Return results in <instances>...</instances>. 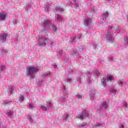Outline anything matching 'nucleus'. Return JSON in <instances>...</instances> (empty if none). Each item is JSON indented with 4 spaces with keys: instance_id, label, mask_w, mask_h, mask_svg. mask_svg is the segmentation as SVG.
I'll return each instance as SVG.
<instances>
[{
    "instance_id": "8fccbe9b",
    "label": "nucleus",
    "mask_w": 128,
    "mask_h": 128,
    "mask_svg": "<svg viewBox=\"0 0 128 128\" xmlns=\"http://www.w3.org/2000/svg\"><path fill=\"white\" fill-rule=\"evenodd\" d=\"M66 80L67 82H72V79L70 78H68Z\"/></svg>"
},
{
    "instance_id": "680f3d73",
    "label": "nucleus",
    "mask_w": 128,
    "mask_h": 128,
    "mask_svg": "<svg viewBox=\"0 0 128 128\" xmlns=\"http://www.w3.org/2000/svg\"><path fill=\"white\" fill-rule=\"evenodd\" d=\"M93 10H94V9L93 8Z\"/></svg>"
},
{
    "instance_id": "052dcab7",
    "label": "nucleus",
    "mask_w": 128,
    "mask_h": 128,
    "mask_svg": "<svg viewBox=\"0 0 128 128\" xmlns=\"http://www.w3.org/2000/svg\"><path fill=\"white\" fill-rule=\"evenodd\" d=\"M109 28H112V27Z\"/></svg>"
},
{
    "instance_id": "2f4dec72",
    "label": "nucleus",
    "mask_w": 128,
    "mask_h": 128,
    "mask_svg": "<svg viewBox=\"0 0 128 128\" xmlns=\"http://www.w3.org/2000/svg\"><path fill=\"white\" fill-rule=\"evenodd\" d=\"M4 70H6V66L4 65H2L0 67V72Z\"/></svg>"
},
{
    "instance_id": "bf43d9fd",
    "label": "nucleus",
    "mask_w": 128,
    "mask_h": 128,
    "mask_svg": "<svg viewBox=\"0 0 128 128\" xmlns=\"http://www.w3.org/2000/svg\"><path fill=\"white\" fill-rule=\"evenodd\" d=\"M108 0L110 2H114V0Z\"/></svg>"
},
{
    "instance_id": "423d86ee",
    "label": "nucleus",
    "mask_w": 128,
    "mask_h": 128,
    "mask_svg": "<svg viewBox=\"0 0 128 128\" xmlns=\"http://www.w3.org/2000/svg\"><path fill=\"white\" fill-rule=\"evenodd\" d=\"M52 24V22L50 20H44L43 22L44 24V31L46 32L48 30H49L50 28V24Z\"/></svg>"
},
{
    "instance_id": "6ab92c4d",
    "label": "nucleus",
    "mask_w": 128,
    "mask_h": 128,
    "mask_svg": "<svg viewBox=\"0 0 128 128\" xmlns=\"http://www.w3.org/2000/svg\"><path fill=\"white\" fill-rule=\"evenodd\" d=\"M72 54H73V56H76L78 58H80V54H78V52L74 50H73Z\"/></svg>"
},
{
    "instance_id": "c85d7f7f",
    "label": "nucleus",
    "mask_w": 128,
    "mask_h": 128,
    "mask_svg": "<svg viewBox=\"0 0 128 128\" xmlns=\"http://www.w3.org/2000/svg\"><path fill=\"white\" fill-rule=\"evenodd\" d=\"M68 114H64L62 116V118H63L64 120H68Z\"/></svg>"
},
{
    "instance_id": "f8f14e48",
    "label": "nucleus",
    "mask_w": 128,
    "mask_h": 128,
    "mask_svg": "<svg viewBox=\"0 0 128 128\" xmlns=\"http://www.w3.org/2000/svg\"><path fill=\"white\" fill-rule=\"evenodd\" d=\"M108 103L106 102H104L102 104L101 106L99 108L100 110H106L108 108Z\"/></svg>"
},
{
    "instance_id": "a18cd8bd",
    "label": "nucleus",
    "mask_w": 128,
    "mask_h": 128,
    "mask_svg": "<svg viewBox=\"0 0 128 128\" xmlns=\"http://www.w3.org/2000/svg\"><path fill=\"white\" fill-rule=\"evenodd\" d=\"M34 104H29V108H34Z\"/></svg>"
},
{
    "instance_id": "5701e85b",
    "label": "nucleus",
    "mask_w": 128,
    "mask_h": 128,
    "mask_svg": "<svg viewBox=\"0 0 128 128\" xmlns=\"http://www.w3.org/2000/svg\"><path fill=\"white\" fill-rule=\"evenodd\" d=\"M24 100V96H20L18 98V102H22Z\"/></svg>"
},
{
    "instance_id": "864d4df0",
    "label": "nucleus",
    "mask_w": 128,
    "mask_h": 128,
    "mask_svg": "<svg viewBox=\"0 0 128 128\" xmlns=\"http://www.w3.org/2000/svg\"><path fill=\"white\" fill-rule=\"evenodd\" d=\"M59 54H64L63 52H62V50H60L59 51Z\"/></svg>"
},
{
    "instance_id": "ddd939ff",
    "label": "nucleus",
    "mask_w": 128,
    "mask_h": 128,
    "mask_svg": "<svg viewBox=\"0 0 128 128\" xmlns=\"http://www.w3.org/2000/svg\"><path fill=\"white\" fill-rule=\"evenodd\" d=\"M117 82L120 86H126V82L124 80H119Z\"/></svg>"
},
{
    "instance_id": "09e8293b",
    "label": "nucleus",
    "mask_w": 128,
    "mask_h": 128,
    "mask_svg": "<svg viewBox=\"0 0 128 128\" xmlns=\"http://www.w3.org/2000/svg\"><path fill=\"white\" fill-rule=\"evenodd\" d=\"M88 78H90V72H88V73L86 74Z\"/></svg>"
},
{
    "instance_id": "de8ad7c7",
    "label": "nucleus",
    "mask_w": 128,
    "mask_h": 128,
    "mask_svg": "<svg viewBox=\"0 0 128 128\" xmlns=\"http://www.w3.org/2000/svg\"><path fill=\"white\" fill-rule=\"evenodd\" d=\"M84 46L82 47V49L78 48V52H82L84 50Z\"/></svg>"
},
{
    "instance_id": "cd10ccee",
    "label": "nucleus",
    "mask_w": 128,
    "mask_h": 128,
    "mask_svg": "<svg viewBox=\"0 0 128 128\" xmlns=\"http://www.w3.org/2000/svg\"><path fill=\"white\" fill-rule=\"evenodd\" d=\"M122 106L124 108H126H126H128V104H126V102L122 103Z\"/></svg>"
},
{
    "instance_id": "f257e3e1",
    "label": "nucleus",
    "mask_w": 128,
    "mask_h": 128,
    "mask_svg": "<svg viewBox=\"0 0 128 128\" xmlns=\"http://www.w3.org/2000/svg\"><path fill=\"white\" fill-rule=\"evenodd\" d=\"M38 70V66H30L26 68V76H30V78H34Z\"/></svg>"
},
{
    "instance_id": "58836bf2",
    "label": "nucleus",
    "mask_w": 128,
    "mask_h": 128,
    "mask_svg": "<svg viewBox=\"0 0 128 128\" xmlns=\"http://www.w3.org/2000/svg\"><path fill=\"white\" fill-rule=\"evenodd\" d=\"M10 101H4L2 104L3 106H6V104H10Z\"/></svg>"
},
{
    "instance_id": "6e6d98bb",
    "label": "nucleus",
    "mask_w": 128,
    "mask_h": 128,
    "mask_svg": "<svg viewBox=\"0 0 128 128\" xmlns=\"http://www.w3.org/2000/svg\"><path fill=\"white\" fill-rule=\"evenodd\" d=\"M66 62H68V60L66 59H65V58L63 59L64 62H66Z\"/></svg>"
},
{
    "instance_id": "b1692460",
    "label": "nucleus",
    "mask_w": 128,
    "mask_h": 128,
    "mask_svg": "<svg viewBox=\"0 0 128 128\" xmlns=\"http://www.w3.org/2000/svg\"><path fill=\"white\" fill-rule=\"evenodd\" d=\"M56 10L57 12H64V8L60 6H57L56 8Z\"/></svg>"
},
{
    "instance_id": "9d476101",
    "label": "nucleus",
    "mask_w": 128,
    "mask_h": 128,
    "mask_svg": "<svg viewBox=\"0 0 128 128\" xmlns=\"http://www.w3.org/2000/svg\"><path fill=\"white\" fill-rule=\"evenodd\" d=\"M92 24V19L90 18H86L84 20V25L86 26H90Z\"/></svg>"
},
{
    "instance_id": "473e14b6",
    "label": "nucleus",
    "mask_w": 128,
    "mask_h": 128,
    "mask_svg": "<svg viewBox=\"0 0 128 128\" xmlns=\"http://www.w3.org/2000/svg\"><path fill=\"white\" fill-rule=\"evenodd\" d=\"M82 96L80 94H77L76 95V98H78V100L82 98Z\"/></svg>"
},
{
    "instance_id": "39448f33",
    "label": "nucleus",
    "mask_w": 128,
    "mask_h": 128,
    "mask_svg": "<svg viewBox=\"0 0 128 128\" xmlns=\"http://www.w3.org/2000/svg\"><path fill=\"white\" fill-rule=\"evenodd\" d=\"M106 40L108 42H114V34L112 32L108 31V32L106 36Z\"/></svg>"
},
{
    "instance_id": "4c0bfd02",
    "label": "nucleus",
    "mask_w": 128,
    "mask_h": 128,
    "mask_svg": "<svg viewBox=\"0 0 128 128\" xmlns=\"http://www.w3.org/2000/svg\"><path fill=\"white\" fill-rule=\"evenodd\" d=\"M6 114L8 116H10L12 114V112L10 111L7 112Z\"/></svg>"
},
{
    "instance_id": "c756f323",
    "label": "nucleus",
    "mask_w": 128,
    "mask_h": 128,
    "mask_svg": "<svg viewBox=\"0 0 128 128\" xmlns=\"http://www.w3.org/2000/svg\"><path fill=\"white\" fill-rule=\"evenodd\" d=\"M31 6H32V5L30 4H28L26 6V12H28V10H30V8Z\"/></svg>"
},
{
    "instance_id": "5fc2aeb1",
    "label": "nucleus",
    "mask_w": 128,
    "mask_h": 128,
    "mask_svg": "<svg viewBox=\"0 0 128 128\" xmlns=\"http://www.w3.org/2000/svg\"><path fill=\"white\" fill-rule=\"evenodd\" d=\"M88 84H90V82H92V80H88Z\"/></svg>"
},
{
    "instance_id": "ea45409f",
    "label": "nucleus",
    "mask_w": 128,
    "mask_h": 128,
    "mask_svg": "<svg viewBox=\"0 0 128 128\" xmlns=\"http://www.w3.org/2000/svg\"><path fill=\"white\" fill-rule=\"evenodd\" d=\"M0 128H6V126H4L2 121L0 120Z\"/></svg>"
},
{
    "instance_id": "7c9ffc66",
    "label": "nucleus",
    "mask_w": 128,
    "mask_h": 128,
    "mask_svg": "<svg viewBox=\"0 0 128 128\" xmlns=\"http://www.w3.org/2000/svg\"><path fill=\"white\" fill-rule=\"evenodd\" d=\"M52 28L54 32H56V30H58V28L55 25L52 24Z\"/></svg>"
},
{
    "instance_id": "6e6552de",
    "label": "nucleus",
    "mask_w": 128,
    "mask_h": 128,
    "mask_svg": "<svg viewBox=\"0 0 128 128\" xmlns=\"http://www.w3.org/2000/svg\"><path fill=\"white\" fill-rule=\"evenodd\" d=\"M88 116V113L86 112V111L82 112L81 114H79L77 118H79L80 120H84V118L85 116Z\"/></svg>"
},
{
    "instance_id": "4be33fe9",
    "label": "nucleus",
    "mask_w": 128,
    "mask_h": 128,
    "mask_svg": "<svg viewBox=\"0 0 128 128\" xmlns=\"http://www.w3.org/2000/svg\"><path fill=\"white\" fill-rule=\"evenodd\" d=\"M69 74H72V72H74V68L72 67V66H70V69L68 70Z\"/></svg>"
},
{
    "instance_id": "72a5a7b5",
    "label": "nucleus",
    "mask_w": 128,
    "mask_h": 128,
    "mask_svg": "<svg viewBox=\"0 0 128 128\" xmlns=\"http://www.w3.org/2000/svg\"><path fill=\"white\" fill-rule=\"evenodd\" d=\"M28 120L30 122H33L32 118V116H28Z\"/></svg>"
},
{
    "instance_id": "f03ea898",
    "label": "nucleus",
    "mask_w": 128,
    "mask_h": 128,
    "mask_svg": "<svg viewBox=\"0 0 128 128\" xmlns=\"http://www.w3.org/2000/svg\"><path fill=\"white\" fill-rule=\"evenodd\" d=\"M106 82H114V77L110 75H108L106 76V79L103 78L101 80V82L102 85L104 86V88L106 86Z\"/></svg>"
},
{
    "instance_id": "412c9836",
    "label": "nucleus",
    "mask_w": 128,
    "mask_h": 128,
    "mask_svg": "<svg viewBox=\"0 0 128 128\" xmlns=\"http://www.w3.org/2000/svg\"><path fill=\"white\" fill-rule=\"evenodd\" d=\"M12 92H14V88L12 87H9L8 89V94L9 96H10L12 94Z\"/></svg>"
},
{
    "instance_id": "f704fd0d",
    "label": "nucleus",
    "mask_w": 128,
    "mask_h": 128,
    "mask_svg": "<svg viewBox=\"0 0 128 128\" xmlns=\"http://www.w3.org/2000/svg\"><path fill=\"white\" fill-rule=\"evenodd\" d=\"M96 126H102L100 123H96V124L93 126V128H96Z\"/></svg>"
},
{
    "instance_id": "f3484780",
    "label": "nucleus",
    "mask_w": 128,
    "mask_h": 128,
    "mask_svg": "<svg viewBox=\"0 0 128 128\" xmlns=\"http://www.w3.org/2000/svg\"><path fill=\"white\" fill-rule=\"evenodd\" d=\"M82 34H79L78 36H76L73 38H70V42H76V38H78V40H80V38H82Z\"/></svg>"
},
{
    "instance_id": "9b49d317",
    "label": "nucleus",
    "mask_w": 128,
    "mask_h": 128,
    "mask_svg": "<svg viewBox=\"0 0 128 128\" xmlns=\"http://www.w3.org/2000/svg\"><path fill=\"white\" fill-rule=\"evenodd\" d=\"M8 36L7 34H3L0 35V42H4L6 40V37Z\"/></svg>"
},
{
    "instance_id": "4d7b16f0",
    "label": "nucleus",
    "mask_w": 128,
    "mask_h": 128,
    "mask_svg": "<svg viewBox=\"0 0 128 128\" xmlns=\"http://www.w3.org/2000/svg\"><path fill=\"white\" fill-rule=\"evenodd\" d=\"M120 32V27H118V30H116L117 32Z\"/></svg>"
},
{
    "instance_id": "e433bc0d",
    "label": "nucleus",
    "mask_w": 128,
    "mask_h": 128,
    "mask_svg": "<svg viewBox=\"0 0 128 128\" xmlns=\"http://www.w3.org/2000/svg\"><path fill=\"white\" fill-rule=\"evenodd\" d=\"M50 10V6H47L46 7H45V12H48Z\"/></svg>"
},
{
    "instance_id": "4468645a",
    "label": "nucleus",
    "mask_w": 128,
    "mask_h": 128,
    "mask_svg": "<svg viewBox=\"0 0 128 128\" xmlns=\"http://www.w3.org/2000/svg\"><path fill=\"white\" fill-rule=\"evenodd\" d=\"M96 94V90H92L90 91V100H94V95Z\"/></svg>"
},
{
    "instance_id": "603ef678",
    "label": "nucleus",
    "mask_w": 128,
    "mask_h": 128,
    "mask_svg": "<svg viewBox=\"0 0 128 128\" xmlns=\"http://www.w3.org/2000/svg\"><path fill=\"white\" fill-rule=\"evenodd\" d=\"M95 74H96V76H100V72H98V70H96V71L95 72Z\"/></svg>"
},
{
    "instance_id": "13d9d810",
    "label": "nucleus",
    "mask_w": 128,
    "mask_h": 128,
    "mask_svg": "<svg viewBox=\"0 0 128 128\" xmlns=\"http://www.w3.org/2000/svg\"><path fill=\"white\" fill-rule=\"evenodd\" d=\"M54 68H57L56 65H54Z\"/></svg>"
},
{
    "instance_id": "c9c22d12",
    "label": "nucleus",
    "mask_w": 128,
    "mask_h": 128,
    "mask_svg": "<svg viewBox=\"0 0 128 128\" xmlns=\"http://www.w3.org/2000/svg\"><path fill=\"white\" fill-rule=\"evenodd\" d=\"M48 46H50L52 47L54 46V42L50 41L48 43Z\"/></svg>"
},
{
    "instance_id": "2eb2a0df",
    "label": "nucleus",
    "mask_w": 128,
    "mask_h": 128,
    "mask_svg": "<svg viewBox=\"0 0 128 128\" xmlns=\"http://www.w3.org/2000/svg\"><path fill=\"white\" fill-rule=\"evenodd\" d=\"M6 13L3 12L0 13V20H6Z\"/></svg>"
},
{
    "instance_id": "0eeeda50",
    "label": "nucleus",
    "mask_w": 128,
    "mask_h": 128,
    "mask_svg": "<svg viewBox=\"0 0 128 128\" xmlns=\"http://www.w3.org/2000/svg\"><path fill=\"white\" fill-rule=\"evenodd\" d=\"M50 72H47L43 73L42 74L40 78L39 79V85L41 86L42 84V82H44V80L46 78V77L48 76H50Z\"/></svg>"
},
{
    "instance_id": "1a4fd4ad",
    "label": "nucleus",
    "mask_w": 128,
    "mask_h": 128,
    "mask_svg": "<svg viewBox=\"0 0 128 128\" xmlns=\"http://www.w3.org/2000/svg\"><path fill=\"white\" fill-rule=\"evenodd\" d=\"M46 106L47 108L42 105L40 106V108L42 110H47L48 108H52V105L50 102H47Z\"/></svg>"
},
{
    "instance_id": "79ce46f5",
    "label": "nucleus",
    "mask_w": 128,
    "mask_h": 128,
    "mask_svg": "<svg viewBox=\"0 0 128 128\" xmlns=\"http://www.w3.org/2000/svg\"><path fill=\"white\" fill-rule=\"evenodd\" d=\"M108 60H109V62H112V60H114V58H112V56L108 57Z\"/></svg>"
},
{
    "instance_id": "a878e982",
    "label": "nucleus",
    "mask_w": 128,
    "mask_h": 128,
    "mask_svg": "<svg viewBox=\"0 0 128 128\" xmlns=\"http://www.w3.org/2000/svg\"><path fill=\"white\" fill-rule=\"evenodd\" d=\"M0 52H1V54H2V56H4V54H6V52H8V51H6V50L4 49H2L0 50Z\"/></svg>"
},
{
    "instance_id": "dca6fc26",
    "label": "nucleus",
    "mask_w": 128,
    "mask_h": 128,
    "mask_svg": "<svg viewBox=\"0 0 128 128\" xmlns=\"http://www.w3.org/2000/svg\"><path fill=\"white\" fill-rule=\"evenodd\" d=\"M74 2V8H78L80 6V0H72Z\"/></svg>"
},
{
    "instance_id": "7ed1b4c3",
    "label": "nucleus",
    "mask_w": 128,
    "mask_h": 128,
    "mask_svg": "<svg viewBox=\"0 0 128 128\" xmlns=\"http://www.w3.org/2000/svg\"><path fill=\"white\" fill-rule=\"evenodd\" d=\"M68 98V93L66 90V86H64L63 96L58 98V102H64L66 100V98Z\"/></svg>"
},
{
    "instance_id": "393cba45",
    "label": "nucleus",
    "mask_w": 128,
    "mask_h": 128,
    "mask_svg": "<svg viewBox=\"0 0 128 128\" xmlns=\"http://www.w3.org/2000/svg\"><path fill=\"white\" fill-rule=\"evenodd\" d=\"M56 18L58 20V22H62V17L60 14H56L55 16Z\"/></svg>"
},
{
    "instance_id": "aec40b11",
    "label": "nucleus",
    "mask_w": 128,
    "mask_h": 128,
    "mask_svg": "<svg viewBox=\"0 0 128 128\" xmlns=\"http://www.w3.org/2000/svg\"><path fill=\"white\" fill-rule=\"evenodd\" d=\"M124 46H128V38L126 36L124 37Z\"/></svg>"
},
{
    "instance_id": "a19ab883",
    "label": "nucleus",
    "mask_w": 128,
    "mask_h": 128,
    "mask_svg": "<svg viewBox=\"0 0 128 128\" xmlns=\"http://www.w3.org/2000/svg\"><path fill=\"white\" fill-rule=\"evenodd\" d=\"M87 124H88L86 123H84V124H82L80 126V128H84V126H87Z\"/></svg>"
},
{
    "instance_id": "bb28decb",
    "label": "nucleus",
    "mask_w": 128,
    "mask_h": 128,
    "mask_svg": "<svg viewBox=\"0 0 128 128\" xmlns=\"http://www.w3.org/2000/svg\"><path fill=\"white\" fill-rule=\"evenodd\" d=\"M109 92L112 94H116V90L112 88H110L109 90Z\"/></svg>"
},
{
    "instance_id": "20e7f679",
    "label": "nucleus",
    "mask_w": 128,
    "mask_h": 128,
    "mask_svg": "<svg viewBox=\"0 0 128 128\" xmlns=\"http://www.w3.org/2000/svg\"><path fill=\"white\" fill-rule=\"evenodd\" d=\"M46 38L44 36H41L39 37L38 44L39 46H44L45 44H46L48 42Z\"/></svg>"
},
{
    "instance_id": "a211bd4d",
    "label": "nucleus",
    "mask_w": 128,
    "mask_h": 128,
    "mask_svg": "<svg viewBox=\"0 0 128 128\" xmlns=\"http://www.w3.org/2000/svg\"><path fill=\"white\" fill-rule=\"evenodd\" d=\"M108 16V12H104L102 14V20H106V18Z\"/></svg>"
},
{
    "instance_id": "c03bdc74",
    "label": "nucleus",
    "mask_w": 128,
    "mask_h": 128,
    "mask_svg": "<svg viewBox=\"0 0 128 128\" xmlns=\"http://www.w3.org/2000/svg\"><path fill=\"white\" fill-rule=\"evenodd\" d=\"M96 46H98V44L96 43H94L93 44V48L94 50H96Z\"/></svg>"
},
{
    "instance_id": "49530a36",
    "label": "nucleus",
    "mask_w": 128,
    "mask_h": 128,
    "mask_svg": "<svg viewBox=\"0 0 128 128\" xmlns=\"http://www.w3.org/2000/svg\"><path fill=\"white\" fill-rule=\"evenodd\" d=\"M77 82H78V84H80V77L76 78Z\"/></svg>"
},
{
    "instance_id": "37998d69",
    "label": "nucleus",
    "mask_w": 128,
    "mask_h": 128,
    "mask_svg": "<svg viewBox=\"0 0 128 128\" xmlns=\"http://www.w3.org/2000/svg\"><path fill=\"white\" fill-rule=\"evenodd\" d=\"M12 22L14 24H18V20L16 19H14L13 21Z\"/></svg>"
},
{
    "instance_id": "3c124183",
    "label": "nucleus",
    "mask_w": 128,
    "mask_h": 128,
    "mask_svg": "<svg viewBox=\"0 0 128 128\" xmlns=\"http://www.w3.org/2000/svg\"><path fill=\"white\" fill-rule=\"evenodd\" d=\"M119 128H124V124H119Z\"/></svg>"
}]
</instances>
